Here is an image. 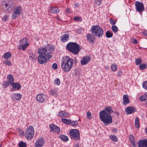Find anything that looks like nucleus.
<instances>
[{"instance_id": "nucleus-42", "label": "nucleus", "mask_w": 147, "mask_h": 147, "mask_svg": "<svg viewBox=\"0 0 147 147\" xmlns=\"http://www.w3.org/2000/svg\"><path fill=\"white\" fill-rule=\"evenodd\" d=\"M14 7V4L12 3L9 5V6H8V11H10L12 10L13 8Z\"/></svg>"}, {"instance_id": "nucleus-59", "label": "nucleus", "mask_w": 147, "mask_h": 147, "mask_svg": "<svg viewBox=\"0 0 147 147\" xmlns=\"http://www.w3.org/2000/svg\"><path fill=\"white\" fill-rule=\"evenodd\" d=\"M19 132L20 134L22 135H23L24 134V131L22 130H19Z\"/></svg>"}, {"instance_id": "nucleus-50", "label": "nucleus", "mask_w": 147, "mask_h": 147, "mask_svg": "<svg viewBox=\"0 0 147 147\" xmlns=\"http://www.w3.org/2000/svg\"><path fill=\"white\" fill-rule=\"evenodd\" d=\"M52 68L54 69H57L58 68L57 65L56 63H54L52 65Z\"/></svg>"}, {"instance_id": "nucleus-41", "label": "nucleus", "mask_w": 147, "mask_h": 147, "mask_svg": "<svg viewBox=\"0 0 147 147\" xmlns=\"http://www.w3.org/2000/svg\"><path fill=\"white\" fill-rule=\"evenodd\" d=\"M51 95L54 96L56 95L57 93V91L55 89H52L50 91Z\"/></svg>"}, {"instance_id": "nucleus-56", "label": "nucleus", "mask_w": 147, "mask_h": 147, "mask_svg": "<svg viewBox=\"0 0 147 147\" xmlns=\"http://www.w3.org/2000/svg\"><path fill=\"white\" fill-rule=\"evenodd\" d=\"M9 18V16L7 15H5L4 16L3 20H4V21H6L7 20L8 18Z\"/></svg>"}, {"instance_id": "nucleus-25", "label": "nucleus", "mask_w": 147, "mask_h": 147, "mask_svg": "<svg viewBox=\"0 0 147 147\" xmlns=\"http://www.w3.org/2000/svg\"><path fill=\"white\" fill-rule=\"evenodd\" d=\"M12 84V87L14 89H16L17 90H18L21 88V86L18 83H13Z\"/></svg>"}, {"instance_id": "nucleus-35", "label": "nucleus", "mask_w": 147, "mask_h": 147, "mask_svg": "<svg viewBox=\"0 0 147 147\" xmlns=\"http://www.w3.org/2000/svg\"><path fill=\"white\" fill-rule=\"evenodd\" d=\"M111 29L114 33H117L118 30L117 27L115 25H113L112 26Z\"/></svg>"}, {"instance_id": "nucleus-58", "label": "nucleus", "mask_w": 147, "mask_h": 147, "mask_svg": "<svg viewBox=\"0 0 147 147\" xmlns=\"http://www.w3.org/2000/svg\"><path fill=\"white\" fill-rule=\"evenodd\" d=\"M80 19H80V18L79 17H75L74 18V21H76V20L79 21V20H80Z\"/></svg>"}, {"instance_id": "nucleus-4", "label": "nucleus", "mask_w": 147, "mask_h": 147, "mask_svg": "<svg viewBox=\"0 0 147 147\" xmlns=\"http://www.w3.org/2000/svg\"><path fill=\"white\" fill-rule=\"evenodd\" d=\"M34 134V131L33 127L31 126L28 127L26 129L25 136L27 140H31L33 137Z\"/></svg>"}, {"instance_id": "nucleus-36", "label": "nucleus", "mask_w": 147, "mask_h": 147, "mask_svg": "<svg viewBox=\"0 0 147 147\" xmlns=\"http://www.w3.org/2000/svg\"><path fill=\"white\" fill-rule=\"evenodd\" d=\"M142 63V60L141 58H138L135 59V63L136 65H140Z\"/></svg>"}, {"instance_id": "nucleus-12", "label": "nucleus", "mask_w": 147, "mask_h": 147, "mask_svg": "<svg viewBox=\"0 0 147 147\" xmlns=\"http://www.w3.org/2000/svg\"><path fill=\"white\" fill-rule=\"evenodd\" d=\"M73 65V64H61V67L64 72H68L70 70Z\"/></svg>"}, {"instance_id": "nucleus-37", "label": "nucleus", "mask_w": 147, "mask_h": 147, "mask_svg": "<svg viewBox=\"0 0 147 147\" xmlns=\"http://www.w3.org/2000/svg\"><path fill=\"white\" fill-rule=\"evenodd\" d=\"M109 138L111 140L114 142H117V137L116 136L114 135L110 136Z\"/></svg>"}, {"instance_id": "nucleus-3", "label": "nucleus", "mask_w": 147, "mask_h": 147, "mask_svg": "<svg viewBox=\"0 0 147 147\" xmlns=\"http://www.w3.org/2000/svg\"><path fill=\"white\" fill-rule=\"evenodd\" d=\"M91 32L98 37H100L103 34V31L98 25L92 26L91 29Z\"/></svg>"}, {"instance_id": "nucleus-40", "label": "nucleus", "mask_w": 147, "mask_h": 147, "mask_svg": "<svg viewBox=\"0 0 147 147\" xmlns=\"http://www.w3.org/2000/svg\"><path fill=\"white\" fill-rule=\"evenodd\" d=\"M19 147H26V144L25 142L22 141L18 144Z\"/></svg>"}, {"instance_id": "nucleus-11", "label": "nucleus", "mask_w": 147, "mask_h": 147, "mask_svg": "<svg viewBox=\"0 0 147 147\" xmlns=\"http://www.w3.org/2000/svg\"><path fill=\"white\" fill-rule=\"evenodd\" d=\"M46 98V95L43 93H39L36 96V100L40 103H43Z\"/></svg>"}, {"instance_id": "nucleus-28", "label": "nucleus", "mask_w": 147, "mask_h": 147, "mask_svg": "<svg viewBox=\"0 0 147 147\" xmlns=\"http://www.w3.org/2000/svg\"><path fill=\"white\" fill-rule=\"evenodd\" d=\"M7 80L11 84L14 82V80L13 76L11 74H9L7 76Z\"/></svg>"}, {"instance_id": "nucleus-5", "label": "nucleus", "mask_w": 147, "mask_h": 147, "mask_svg": "<svg viewBox=\"0 0 147 147\" xmlns=\"http://www.w3.org/2000/svg\"><path fill=\"white\" fill-rule=\"evenodd\" d=\"M69 135L74 140H76L80 139L79 131L76 129H71L69 132Z\"/></svg>"}, {"instance_id": "nucleus-32", "label": "nucleus", "mask_w": 147, "mask_h": 147, "mask_svg": "<svg viewBox=\"0 0 147 147\" xmlns=\"http://www.w3.org/2000/svg\"><path fill=\"white\" fill-rule=\"evenodd\" d=\"M113 33L109 31H107L106 33V36L107 38L112 37L113 36Z\"/></svg>"}, {"instance_id": "nucleus-38", "label": "nucleus", "mask_w": 147, "mask_h": 147, "mask_svg": "<svg viewBox=\"0 0 147 147\" xmlns=\"http://www.w3.org/2000/svg\"><path fill=\"white\" fill-rule=\"evenodd\" d=\"M147 66V65L146 64L144 63L140 65L139 67L141 70H144L146 68Z\"/></svg>"}, {"instance_id": "nucleus-15", "label": "nucleus", "mask_w": 147, "mask_h": 147, "mask_svg": "<svg viewBox=\"0 0 147 147\" xmlns=\"http://www.w3.org/2000/svg\"><path fill=\"white\" fill-rule=\"evenodd\" d=\"M91 60L90 57L88 56H86L83 57L81 60V63L82 65H85L87 64Z\"/></svg>"}, {"instance_id": "nucleus-46", "label": "nucleus", "mask_w": 147, "mask_h": 147, "mask_svg": "<svg viewBox=\"0 0 147 147\" xmlns=\"http://www.w3.org/2000/svg\"><path fill=\"white\" fill-rule=\"evenodd\" d=\"M140 100L142 101H145L147 99V97L146 96H142L140 97L139 98Z\"/></svg>"}, {"instance_id": "nucleus-55", "label": "nucleus", "mask_w": 147, "mask_h": 147, "mask_svg": "<svg viewBox=\"0 0 147 147\" xmlns=\"http://www.w3.org/2000/svg\"><path fill=\"white\" fill-rule=\"evenodd\" d=\"M87 114V118L91 119L92 117V115L90 112L89 111H88Z\"/></svg>"}, {"instance_id": "nucleus-23", "label": "nucleus", "mask_w": 147, "mask_h": 147, "mask_svg": "<svg viewBox=\"0 0 147 147\" xmlns=\"http://www.w3.org/2000/svg\"><path fill=\"white\" fill-rule=\"evenodd\" d=\"M69 39V35L67 34H65L61 36V40L63 42L67 41Z\"/></svg>"}, {"instance_id": "nucleus-61", "label": "nucleus", "mask_w": 147, "mask_h": 147, "mask_svg": "<svg viewBox=\"0 0 147 147\" xmlns=\"http://www.w3.org/2000/svg\"><path fill=\"white\" fill-rule=\"evenodd\" d=\"M117 131V129L116 128H114L113 129V131L114 132H116Z\"/></svg>"}, {"instance_id": "nucleus-7", "label": "nucleus", "mask_w": 147, "mask_h": 147, "mask_svg": "<svg viewBox=\"0 0 147 147\" xmlns=\"http://www.w3.org/2000/svg\"><path fill=\"white\" fill-rule=\"evenodd\" d=\"M28 39L27 38H24L22 40L20 41V45L18 46L19 49L25 51L26 48L29 45L28 42Z\"/></svg>"}, {"instance_id": "nucleus-31", "label": "nucleus", "mask_w": 147, "mask_h": 147, "mask_svg": "<svg viewBox=\"0 0 147 147\" xmlns=\"http://www.w3.org/2000/svg\"><path fill=\"white\" fill-rule=\"evenodd\" d=\"M103 111L106 112L107 114L111 115V107L110 106L106 107L105 108V110Z\"/></svg>"}, {"instance_id": "nucleus-17", "label": "nucleus", "mask_w": 147, "mask_h": 147, "mask_svg": "<svg viewBox=\"0 0 147 147\" xmlns=\"http://www.w3.org/2000/svg\"><path fill=\"white\" fill-rule=\"evenodd\" d=\"M38 52L39 55H45L48 54L47 49L45 47H40L38 50Z\"/></svg>"}, {"instance_id": "nucleus-1", "label": "nucleus", "mask_w": 147, "mask_h": 147, "mask_svg": "<svg viewBox=\"0 0 147 147\" xmlns=\"http://www.w3.org/2000/svg\"><path fill=\"white\" fill-rule=\"evenodd\" d=\"M99 117L101 121L108 125L112 122V118L111 115L107 114L106 112L101 111L99 112Z\"/></svg>"}, {"instance_id": "nucleus-47", "label": "nucleus", "mask_w": 147, "mask_h": 147, "mask_svg": "<svg viewBox=\"0 0 147 147\" xmlns=\"http://www.w3.org/2000/svg\"><path fill=\"white\" fill-rule=\"evenodd\" d=\"M63 117H67L69 115V113L66 112V111H63Z\"/></svg>"}, {"instance_id": "nucleus-63", "label": "nucleus", "mask_w": 147, "mask_h": 147, "mask_svg": "<svg viewBox=\"0 0 147 147\" xmlns=\"http://www.w3.org/2000/svg\"><path fill=\"white\" fill-rule=\"evenodd\" d=\"M80 147V145L78 143H77V144H76L74 146V147Z\"/></svg>"}, {"instance_id": "nucleus-51", "label": "nucleus", "mask_w": 147, "mask_h": 147, "mask_svg": "<svg viewBox=\"0 0 147 147\" xmlns=\"http://www.w3.org/2000/svg\"><path fill=\"white\" fill-rule=\"evenodd\" d=\"M122 72L121 70H119L117 74V76L118 77H121L122 76Z\"/></svg>"}, {"instance_id": "nucleus-9", "label": "nucleus", "mask_w": 147, "mask_h": 147, "mask_svg": "<svg viewBox=\"0 0 147 147\" xmlns=\"http://www.w3.org/2000/svg\"><path fill=\"white\" fill-rule=\"evenodd\" d=\"M73 60L68 56L63 57L61 59V64H73Z\"/></svg>"}, {"instance_id": "nucleus-48", "label": "nucleus", "mask_w": 147, "mask_h": 147, "mask_svg": "<svg viewBox=\"0 0 147 147\" xmlns=\"http://www.w3.org/2000/svg\"><path fill=\"white\" fill-rule=\"evenodd\" d=\"M116 20H113L112 18L110 19V22L111 24L113 25L115 24L116 23Z\"/></svg>"}, {"instance_id": "nucleus-16", "label": "nucleus", "mask_w": 147, "mask_h": 147, "mask_svg": "<svg viewBox=\"0 0 147 147\" xmlns=\"http://www.w3.org/2000/svg\"><path fill=\"white\" fill-rule=\"evenodd\" d=\"M136 111L135 107H127L125 110V112L127 114H130L134 113Z\"/></svg>"}, {"instance_id": "nucleus-30", "label": "nucleus", "mask_w": 147, "mask_h": 147, "mask_svg": "<svg viewBox=\"0 0 147 147\" xmlns=\"http://www.w3.org/2000/svg\"><path fill=\"white\" fill-rule=\"evenodd\" d=\"M59 137L62 140L64 141H67L68 140V137L67 136L64 135H59Z\"/></svg>"}, {"instance_id": "nucleus-6", "label": "nucleus", "mask_w": 147, "mask_h": 147, "mask_svg": "<svg viewBox=\"0 0 147 147\" xmlns=\"http://www.w3.org/2000/svg\"><path fill=\"white\" fill-rule=\"evenodd\" d=\"M51 58V55L47 54L45 55H39L38 57V62L40 64L46 63Z\"/></svg>"}, {"instance_id": "nucleus-64", "label": "nucleus", "mask_w": 147, "mask_h": 147, "mask_svg": "<svg viewBox=\"0 0 147 147\" xmlns=\"http://www.w3.org/2000/svg\"><path fill=\"white\" fill-rule=\"evenodd\" d=\"M78 61L77 59L76 58H75L74 59V63L76 64Z\"/></svg>"}, {"instance_id": "nucleus-62", "label": "nucleus", "mask_w": 147, "mask_h": 147, "mask_svg": "<svg viewBox=\"0 0 147 147\" xmlns=\"http://www.w3.org/2000/svg\"><path fill=\"white\" fill-rule=\"evenodd\" d=\"M143 34L144 35L147 36V32L146 31H144L143 32Z\"/></svg>"}, {"instance_id": "nucleus-19", "label": "nucleus", "mask_w": 147, "mask_h": 147, "mask_svg": "<svg viewBox=\"0 0 147 147\" xmlns=\"http://www.w3.org/2000/svg\"><path fill=\"white\" fill-rule=\"evenodd\" d=\"M139 147H147V140H140L138 142Z\"/></svg>"}, {"instance_id": "nucleus-27", "label": "nucleus", "mask_w": 147, "mask_h": 147, "mask_svg": "<svg viewBox=\"0 0 147 147\" xmlns=\"http://www.w3.org/2000/svg\"><path fill=\"white\" fill-rule=\"evenodd\" d=\"M129 139L131 143L134 147L136 146V143L135 142V138L132 135H130L129 136Z\"/></svg>"}, {"instance_id": "nucleus-52", "label": "nucleus", "mask_w": 147, "mask_h": 147, "mask_svg": "<svg viewBox=\"0 0 147 147\" xmlns=\"http://www.w3.org/2000/svg\"><path fill=\"white\" fill-rule=\"evenodd\" d=\"M63 111L59 112L57 114V116L60 117H63Z\"/></svg>"}, {"instance_id": "nucleus-29", "label": "nucleus", "mask_w": 147, "mask_h": 147, "mask_svg": "<svg viewBox=\"0 0 147 147\" xmlns=\"http://www.w3.org/2000/svg\"><path fill=\"white\" fill-rule=\"evenodd\" d=\"M11 53L9 52L5 53L3 56V57L5 59H8L11 57Z\"/></svg>"}, {"instance_id": "nucleus-26", "label": "nucleus", "mask_w": 147, "mask_h": 147, "mask_svg": "<svg viewBox=\"0 0 147 147\" xmlns=\"http://www.w3.org/2000/svg\"><path fill=\"white\" fill-rule=\"evenodd\" d=\"M50 12L53 13H57L59 12V9L55 7H51V9L50 10Z\"/></svg>"}, {"instance_id": "nucleus-43", "label": "nucleus", "mask_w": 147, "mask_h": 147, "mask_svg": "<svg viewBox=\"0 0 147 147\" xmlns=\"http://www.w3.org/2000/svg\"><path fill=\"white\" fill-rule=\"evenodd\" d=\"M78 124V122L77 121H72L71 120V122L70 123L69 125L71 126H74L77 125Z\"/></svg>"}, {"instance_id": "nucleus-10", "label": "nucleus", "mask_w": 147, "mask_h": 147, "mask_svg": "<svg viewBox=\"0 0 147 147\" xmlns=\"http://www.w3.org/2000/svg\"><path fill=\"white\" fill-rule=\"evenodd\" d=\"M135 5L136 9L137 11L141 12L144 11V4L142 3L136 1L135 2Z\"/></svg>"}, {"instance_id": "nucleus-8", "label": "nucleus", "mask_w": 147, "mask_h": 147, "mask_svg": "<svg viewBox=\"0 0 147 147\" xmlns=\"http://www.w3.org/2000/svg\"><path fill=\"white\" fill-rule=\"evenodd\" d=\"M14 13H12V17L13 19L18 17L21 13L22 9L20 7L17 6L13 10Z\"/></svg>"}, {"instance_id": "nucleus-2", "label": "nucleus", "mask_w": 147, "mask_h": 147, "mask_svg": "<svg viewBox=\"0 0 147 147\" xmlns=\"http://www.w3.org/2000/svg\"><path fill=\"white\" fill-rule=\"evenodd\" d=\"M67 50L75 55H77L80 48L79 45L76 42H71L68 43L66 46Z\"/></svg>"}, {"instance_id": "nucleus-22", "label": "nucleus", "mask_w": 147, "mask_h": 147, "mask_svg": "<svg viewBox=\"0 0 147 147\" xmlns=\"http://www.w3.org/2000/svg\"><path fill=\"white\" fill-rule=\"evenodd\" d=\"M123 104L124 105H125L127 104H128L129 102V100L128 96L126 94L123 95Z\"/></svg>"}, {"instance_id": "nucleus-13", "label": "nucleus", "mask_w": 147, "mask_h": 147, "mask_svg": "<svg viewBox=\"0 0 147 147\" xmlns=\"http://www.w3.org/2000/svg\"><path fill=\"white\" fill-rule=\"evenodd\" d=\"M45 144V142L43 138H40L36 141L35 147H42Z\"/></svg>"}, {"instance_id": "nucleus-60", "label": "nucleus", "mask_w": 147, "mask_h": 147, "mask_svg": "<svg viewBox=\"0 0 147 147\" xmlns=\"http://www.w3.org/2000/svg\"><path fill=\"white\" fill-rule=\"evenodd\" d=\"M132 43L134 44H136L137 43V40L136 38H134L132 41Z\"/></svg>"}, {"instance_id": "nucleus-33", "label": "nucleus", "mask_w": 147, "mask_h": 147, "mask_svg": "<svg viewBox=\"0 0 147 147\" xmlns=\"http://www.w3.org/2000/svg\"><path fill=\"white\" fill-rule=\"evenodd\" d=\"M135 125L136 128H139V119L138 118V117H136L135 118Z\"/></svg>"}, {"instance_id": "nucleus-44", "label": "nucleus", "mask_w": 147, "mask_h": 147, "mask_svg": "<svg viewBox=\"0 0 147 147\" xmlns=\"http://www.w3.org/2000/svg\"><path fill=\"white\" fill-rule=\"evenodd\" d=\"M54 84H56L57 86H59L60 85V79L59 78H56L54 81Z\"/></svg>"}, {"instance_id": "nucleus-57", "label": "nucleus", "mask_w": 147, "mask_h": 147, "mask_svg": "<svg viewBox=\"0 0 147 147\" xmlns=\"http://www.w3.org/2000/svg\"><path fill=\"white\" fill-rule=\"evenodd\" d=\"M82 30V28H79L77 30V33L78 34L81 33Z\"/></svg>"}, {"instance_id": "nucleus-54", "label": "nucleus", "mask_w": 147, "mask_h": 147, "mask_svg": "<svg viewBox=\"0 0 147 147\" xmlns=\"http://www.w3.org/2000/svg\"><path fill=\"white\" fill-rule=\"evenodd\" d=\"M9 82H4V86L5 88L7 87L9 85Z\"/></svg>"}, {"instance_id": "nucleus-18", "label": "nucleus", "mask_w": 147, "mask_h": 147, "mask_svg": "<svg viewBox=\"0 0 147 147\" xmlns=\"http://www.w3.org/2000/svg\"><path fill=\"white\" fill-rule=\"evenodd\" d=\"M86 39L87 41L91 43H93L94 42V36L91 34H88L86 35Z\"/></svg>"}, {"instance_id": "nucleus-49", "label": "nucleus", "mask_w": 147, "mask_h": 147, "mask_svg": "<svg viewBox=\"0 0 147 147\" xmlns=\"http://www.w3.org/2000/svg\"><path fill=\"white\" fill-rule=\"evenodd\" d=\"M142 86L145 89L147 90V81L144 82L143 83Z\"/></svg>"}, {"instance_id": "nucleus-21", "label": "nucleus", "mask_w": 147, "mask_h": 147, "mask_svg": "<svg viewBox=\"0 0 147 147\" xmlns=\"http://www.w3.org/2000/svg\"><path fill=\"white\" fill-rule=\"evenodd\" d=\"M46 48L47 49V54L48 55H51V54L54 51L55 49V47L54 46L51 45H49Z\"/></svg>"}, {"instance_id": "nucleus-45", "label": "nucleus", "mask_w": 147, "mask_h": 147, "mask_svg": "<svg viewBox=\"0 0 147 147\" xmlns=\"http://www.w3.org/2000/svg\"><path fill=\"white\" fill-rule=\"evenodd\" d=\"M3 63L6 65H7L8 66H11V61L9 60H7L5 61H4Z\"/></svg>"}, {"instance_id": "nucleus-53", "label": "nucleus", "mask_w": 147, "mask_h": 147, "mask_svg": "<svg viewBox=\"0 0 147 147\" xmlns=\"http://www.w3.org/2000/svg\"><path fill=\"white\" fill-rule=\"evenodd\" d=\"M102 1V0H95V3L99 5L100 4Z\"/></svg>"}, {"instance_id": "nucleus-34", "label": "nucleus", "mask_w": 147, "mask_h": 147, "mask_svg": "<svg viewBox=\"0 0 147 147\" xmlns=\"http://www.w3.org/2000/svg\"><path fill=\"white\" fill-rule=\"evenodd\" d=\"M61 121L65 124H69L70 122H71L70 119H65L62 118L61 119Z\"/></svg>"}, {"instance_id": "nucleus-39", "label": "nucleus", "mask_w": 147, "mask_h": 147, "mask_svg": "<svg viewBox=\"0 0 147 147\" xmlns=\"http://www.w3.org/2000/svg\"><path fill=\"white\" fill-rule=\"evenodd\" d=\"M111 69L113 71H116L117 69V66L116 65L114 64L111 65Z\"/></svg>"}, {"instance_id": "nucleus-24", "label": "nucleus", "mask_w": 147, "mask_h": 147, "mask_svg": "<svg viewBox=\"0 0 147 147\" xmlns=\"http://www.w3.org/2000/svg\"><path fill=\"white\" fill-rule=\"evenodd\" d=\"M12 97L16 100H20L22 98L21 95L19 93H14L12 95Z\"/></svg>"}, {"instance_id": "nucleus-20", "label": "nucleus", "mask_w": 147, "mask_h": 147, "mask_svg": "<svg viewBox=\"0 0 147 147\" xmlns=\"http://www.w3.org/2000/svg\"><path fill=\"white\" fill-rule=\"evenodd\" d=\"M9 3V1L7 0L6 1H5L2 4L1 6V7L5 11H8L7 8H8Z\"/></svg>"}, {"instance_id": "nucleus-14", "label": "nucleus", "mask_w": 147, "mask_h": 147, "mask_svg": "<svg viewBox=\"0 0 147 147\" xmlns=\"http://www.w3.org/2000/svg\"><path fill=\"white\" fill-rule=\"evenodd\" d=\"M49 126L51 131H53L55 132L58 133L60 131L59 128L54 124H50Z\"/></svg>"}]
</instances>
